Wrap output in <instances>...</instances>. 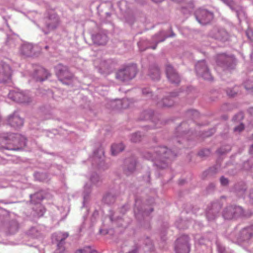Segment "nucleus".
I'll list each match as a JSON object with an SVG mask.
<instances>
[{
  "instance_id": "2f4dec72",
  "label": "nucleus",
  "mask_w": 253,
  "mask_h": 253,
  "mask_svg": "<svg viewBox=\"0 0 253 253\" xmlns=\"http://www.w3.org/2000/svg\"><path fill=\"white\" fill-rule=\"evenodd\" d=\"M246 35L251 41H253V32L251 30L246 31Z\"/></svg>"
},
{
  "instance_id": "f3484780",
  "label": "nucleus",
  "mask_w": 253,
  "mask_h": 253,
  "mask_svg": "<svg viewBox=\"0 0 253 253\" xmlns=\"http://www.w3.org/2000/svg\"><path fill=\"white\" fill-rule=\"evenodd\" d=\"M45 211L44 207H34L32 214L34 216L40 217L43 215Z\"/></svg>"
},
{
  "instance_id": "ea45409f",
  "label": "nucleus",
  "mask_w": 253,
  "mask_h": 253,
  "mask_svg": "<svg viewBox=\"0 0 253 253\" xmlns=\"http://www.w3.org/2000/svg\"><path fill=\"white\" fill-rule=\"evenodd\" d=\"M65 69V70L64 71L63 73H62V72H60V73H59V77H60L61 78L62 77V76L64 75V74H67L68 73V71L66 70V68L64 67V68Z\"/></svg>"
},
{
  "instance_id": "49530a36",
  "label": "nucleus",
  "mask_w": 253,
  "mask_h": 253,
  "mask_svg": "<svg viewBox=\"0 0 253 253\" xmlns=\"http://www.w3.org/2000/svg\"><path fill=\"white\" fill-rule=\"evenodd\" d=\"M38 197V194H37V195H34V196L32 197V200H33L35 198H36V197Z\"/></svg>"
},
{
  "instance_id": "37998d69",
  "label": "nucleus",
  "mask_w": 253,
  "mask_h": 253,
  "mask_svg": "<svg viewBox=\"0 0 253 253\" xmlns=\"http://www.w3.org/2000/svg\"><path fill=\"white\" fill-rule=\"evenodd\" d=\"M110 219L112 222H114V217L113 215L110 216Z\"/></svg>"
},
{
  "instance_id": "9d476101",
  "label": "nucleus",
  "mask_w": 253,
  "mask_h": 253,
  "mask_svg": "<svg viewBox=\"0 0 253 253\" xmlns=\"http://www.w3.org/2000/svg\"><path fill=\"white\" fill-rule=\"evenodd\" d=\"M196 18L199 23L206 24L213 18V14L205 9H198L196 12Z\"/></svg>"
},
{
  "instance_id": "e433bc0d",
  "label": "nucleus",
  "mask_w": 253,
  "mask_h": 253,
  "mask_svg": "<svg viewBox=\"0 0 253 253\" xmlns=\"http://www.w3.org/2000/svg\"><path fill=\"white\" fill-rule=\"evenodd\" d=\"M111 199L114 200V198L111 195H107L104 198V201L106 202Z\"/></svg>"
},
{
  "instance_id": "de8ad7c7",
  "label": "nucleus",
  "mask_w": 253,
  "mask_h": 253,
  "mask_svg": "<svg viewBox=\"0 0 253 253\" xmlns=\"http://www.w3.org/2000/svg\"><path fill=\"white\" fill-rule=\"evenodd\" d=\"M152 48L153 49H155L156 48V45L155 46L152 47Z\"/></svg>"
},
{
  "instance_id": "a878e982",
  "label": "nucleus",
  "mask_w": 253,
  "mask_h": 253,
  "mask_svg": "<svg viewBox=\"0 0 253 253\" xmlns=\"http://www.w3.org/2000/svg\"><path fill=\"white\" fill-rule=\"evenodd\" d=\"M91 251L90 246H85L83 249L77 250L75 253H91Z\"/></svg>"
},
{
  "instance_id": "864d4df0",
  "label": "nucleus",
  "mask_w": 253,
  "mask_h": 253,
  "mask_svg": "<svg viewBox=\"0 0 253 253\" xmlns=\"http://www.w3.org/2000/svg\"><path fill=\"white\" fill-rule=\"evenodd\" d=\"M148 208H149L148 209H149L150 208V206H148Z\"/></svg>"
},
{
  "instance_id": "c85d7f7f",
  "label": "nucleus",
  "mask_w": 253,
  "mask_h": 253,
  "mask_svg": "<svg viewBox=\"0 0 253 253\" xmlns=\"http://www.w3.org/2000/svg\"><path fill=\"white\" fill-rule=\"evenodd\" d=\"M131 140L132 141L134 142H137L141 140V135L138 133H136L135 134H133L132 136Z\"/></svg>"
},
{
  "instance_id": "4be33fe9",
  "label": "nucleus",
  "mask_w": 253,
  "mask_h": 253,
  "mask_svg": "<svg viewBox=\"0 0 253 253\" xmlns=\"http://www.w3.org/2000/svg\"><path fill=\"white\" fill-rule=\"evenodd\" d=\"M33 46L30 44H24L22 46L21 50L23 54L29 55L32 53Z\"/></svg>"
},
{
  "instance_id": "9b49d317",
  "label": "nucleus",
  "mask_w": 253,
  "mask_h": 253,
  "mask_svg": "<svg viewBox=\"0 0 253 253\" xmlns=\"http://www.w3.org/2000/svg\"><path fill=\"white\" fill-rule=\"evenodd\" d=\"M253 237V224L242 229L238 235V239L241 242H247Z\"/></svg>"
},
{
  "instance_id": "c03bdc74",
  "label": "nucleus",
  "mask_w": 253,
  "mask_h": 253,
  "mask_svg": "<svg viewBox=\"0 0 253 253\" xmlns=\"http://www.w3.org/2000/svg\"><path fill=\"white\" fill-rule=\"evenodd\" d=\"M245 87L246 88V89L247 90H250V89H251V88H252V86H251V87H250L248 88V87L246 86V85H245Z\"/></svg>"
},
{
  "instance_id": "7ed1b4c3",
  "label": "nucleus",
  "mask_w": 253,
  "mask_h": 253,
  "mask_svg": "<svg viewBox=\"0 0 253 253\" xmlns=\"http://www.w3.org/2000/svg\"><path fill=\"white\" fill-rule=\"evenodd\" d=\"M173 156L171 150L166 147H158L152 156H146L148 159L153 161L155 164L161 168H164L160 163L164 162L166 159L171 158Z\"/></svg>"
},
{
  "instance_id": "6e6552de",
  "label": "nucleus",
  "mask_w": 253,
  "mask_h": 253,
  "mask_svg": "<svg viewBox=\"0 0 253 253\" xmlns=\"http://www.w3.org/2000/svg\"><path fill=\"white\" fill-rule=\"evenodd\" d=\"M196 70L197 74L205 80H211L212 79L211 76L205 61H199L196 64Z\"/></svg>"
},
{
  "instance_id": "393cba45",
  "label": "nucleus",
  "mask_w": 253,
  "mask_h": 253,
  "mask_svg": "<svg viewBox=\"0 0 253 253\" xmlns=\"http://www.w3.org/2000/svg\"><path fill=\"white\" fill-rule=\"evenodd\" d=\"M6 140L2 137L0 136V149H10V150H18L19 148H9L5 146Z\"/></svg>"
},
{
  "instance_id": "79ce46f5",
  "label": "nucleus",
  "mask_w": 253,
  "mask_h": 253,
  "mask_svg": "<svg viewBox=\"0 0 253 253\" xmlns=\"http://www.w3.org/2000/svg\"><path fill=\"white\" fill-rule=\"evenodd\" d=\"M148 89H144L143 90V93L144 94H148L149 93V92L148 91Z\"/></svg>"
},
{
  "instance_id": "b1692460",
  "label": "nucleus",
  "mask_w": 253,
  "mask_h": 253,
  "mask_svg": "<svg viewBox=\"0 0 253 253\" xmlns=\"http://www.w3.org/2000/svg\"><path fill=\"white\" fill-rule=\"evenodd\" d=\"M15 139L13 140V144L14 145L16 144V142H18L20 143V145H25L26 144V139L21 135L19 134H16L14 136Z\"/></svg>"
},
{
  "instance_id": "423d86ee",
  "label": "nucleus",
  "mask_w": 253,
  "mask_h": 253,
  "mask_svg": "<svg viewBox=\"0 0 253 253\" xmlns=\"http://www.w3.org/2000/svg\"><path fill=\"white\" fill-rule=\"evenodd\" d=\"M137 68L135 65H131L120 69L116 77L122 81H126L133 79L136 75Z\"/></svg>"
},
{
  "instance_id": "a211bd4d",
  "label": "nucleus",
  "mask_w": 253,
  "mask_h": 253,
  "mask_svg": "<svg viewBox=\"0 0 253 253\" xmlns=\"http://www.w3.org/2000/svg\"><path fill=\"white\" fill-rule=\"evenodd\" d=\"M217 214L216 210L213 208V207H209L206 211L207 217L209 220L214 219Z\"/></svg>"
},
{
  "instance_id": "8fccbe9b",
  "label": "nucleus",
  "mask_w": 253,
  "mask_h": 253,
  "mask_svg": "<svg viewBox=\"0 0 253 253\" xmlns=\"http://www.w3.org/2000/svg\"><path fill=\"white\" fill-rule=\"evenodd\" d=\"M48 47L47 46H45V48H46V49H47V48H48Z\"/></svg>"
},
{
  "instance_id": "5701e85b",
  "label": "nucleus",
  "mask_w": 253,
  "mask_h": 253,
  "mask_svg": "<svg viewBox=\"0 0 253 253\" xmlns=\"http://www.w3.org/2000/svg\"><path fill=\"white\" fill-rule=\"evenodd\" d=\"M113 105H121L120 108L126 109L128 107V99H124L123 101L117 100L112 102Z\"/></svg>"
},
{
  "instance_id": "09e8293b",
  "label": "nucleus",
  "mask_w": 253,
  "mask_h": 253,
  "mask_svg": "<svg viewBox=\"0 0 253 253\" xmlns=\"http://www.w3.org/2000/svg\"><path fill=\"white\" fill-rule=\"evenodd\" d=\"M118 218H120V217H117V219H114V222L115 221V220H117L119 221V220H118Z\"/></svg>"
},
{
  "instance_id": "3c124183",
  "label": "nucleus",
  "mask_w": 253,
  "mask_h": 253,
  "mask_svg": "<svg viewBox=\"0 0 253 253\" xmlns=\"http://www.w3.org/2000/svg\"><path fill=\"white\" fill-rule=\"evenodd\" d=\"M8 204H12V203H8Z\"/></svg>"
},
{
  "instance_id": "cd10ccee",
  "label": "nucleus",
  "mask_w": 253,
  "mask_h": 253,
  "mask_svg": "<svg viewBox=\"0 0 253 253\" xmlns=\"http://www.w3.org/2000/svg\"><path fill=\"white\" fill-rule=\"evenodd\" d=\"M136 164V161L135 160H132L130 162V164L128 166V170L130 172L133 171L135 169Z\"/></svg>"
},
{
  "instance_id": "0eeeda50",
  "label": "nucleus",
  "mask_w": 253,
  "mask_h": 253,
  "mask_svg": "<svg viewBox=\"0 0 253 253\" xmlns=\"http://www.w3.org/2000/svg\"><path fill=\"white\" fill-rule=\"evenodd\" d=\"M12 70L10 66L4 61L0 62V82L5 83L11 78Z\"/></svg>"
},
{
  "instance_id": "dca6fc26",
  "label": "nucleus",
  "mask_w": 253,
  "mask_h": 253,
  "mask_svg": "<svg viewBox=\"0 0 253 253\" xmlns=\"http://www.w3.org/2000/svg\"><path fill=\"white\" fill-rule=\"evenodd\" d=\"M93 40L96 44L104 45L107 42V37L104 34H97L93 36Z\"/></svg>"
},
{
  "instance_id": "f03ea898",
  "label": "nucleus",
  "mask_w": 253,
  "mask_h": 253,
  "mask_svg": "<svg viewBox=\"0 0 253 253\" xmlns=\"http://www.w3.org/2000/svg\"><path fill=\"white\" fill-rule=\"evenodd\" d=\"M8 215L9 212L0 207V227L9 234H13L18 231L20 225L15 219L7 221Z\"/></svg>"
},
{
  "instance_id": "603ef678",
  "label": "nucleus",
  "mask_w": 253,
  "mask_h": 253,
  "mask_svg": "<svg viewBox=\"0 0 253 253\" xmlns=\"http://www.w3.org/2000/svg\"><path fill=\"white\" fill-rule=\"evenodd\" d=\"M252 147V148H253V145H252V147Z\"/></svg>"
},
{
  "instance_id": "39448f33",
  "label": "nucleus",
  "mask_w": 253,
  "mask_h": 253,
  "mask_svg": "<svg viewBox=\"0 0 253 253\" xmlns=\"http://www.w3.org/2000/svg\"><path fill=\"white\" fill-rule=\"evenodd\" d=\"M190 238L186 235H182L177 239L175 242V253H189L191 245Z\"/></svg>"
},
{
  "instance_id": "f704fd0d",
  "label": "nucleus",
  "mask_w": 253,
  "mask_h": 253,
  "mask_svg": "<svg viewBox=\"0 0 253 253\" xmlns=\"http://www.w3.org/2000/svg\"><path fill=\"white\" fill-rule=\"evenodd\" d=\"M235 88H234V90L231 89H228L227 90V93L229 96H234L236 94V91L234 90Z\"/></svg>"
},
{
  "instance_id": "2eb2a0df",
  "label": "nucleus",
  "mask_w": 253,
  "mask_h": 253,
  "mask_svg": "<svg viewBox=\"0 0 253 253\" xmlns=\"http://www.w3.org/2000/svg\"><path fill=\"white\" fill-rule=\"evenodd\" d=\"M8 122L11 126L15 128L19 127L23 125V119L15 114L9 117Z\"/></svg>"
},
{
  "instance_id": "72a5a7b5",
  "label": "nucleus",
  "mask_w": 253,
  "mask_h": 253,
  "mask_svg": "<svg viewBox=\"0 0 253 253\" xmlns=\"http://www.w3.org/2000/svg\"><path fill=\"white\" fill-rule=\"evenodd\" d=\"M221 184L223 185H226L228 183V180L227 178L221 177L220 178Z\"/></svg>"
},
{
  "instance_id": "f8f14e48",
  "label": "nucleus",
  "mask_w": 253,
  "mask_h": 253,
  "mask_svg": "<svg viewBox=\"0 0 253 253\" xmlns=\"http://www.w3.org/2000/svg\"><path fill=\"white\" fill-rule=\"evenodd\" d=\"M146 207H134V212L136 218L141 221L145 218L149 214L153 211V208L147 209Z\"/></svg>"
},
{
  "instance_id": "bb28decb",
  "label": "nucleus",
  "mask_w": 253,
  "mask_h": 253,
  "mask_svg": "<svg viewBox=\"0 0 253 253\" xmlns=\"http://www.w3.org/2000/svg\"><path fill=\"white\" fill-rule=\"evenodd\" d=\"M163 104L162 106L164 107H171L173 105V101L169 98H166L163 100Z\"/></svg>"
},
{
  "instance_id": "a19ab883",
  "label": "nucleus",
  "mask_w": 253,
  "mask_h": 253,
  "mask_svg": "<svg viewBox=\"0 0 253 253\" xmlns=\"http://www.w3.org/2000/svg\"><path fill=\"white\" fill-rule=\"evenodd\" d=\"M199 243L201 245L205 244V239L203 237L200 238V239L199 240Z\"/></svg>"
},
{
  "instance_id": "ddd939ff",
  "label": "nucleus",
  "mask_w": 253,
  "mask_h": 253,
  "mask_svg": "<svg viewBox=\"0 0 253 253\" xmlns=\"http://www.w3.org/2000/svg\"><path fill=\"white\" fill-rule=\"evenodd\" d=\"M49 75L48 72L41 66H37L35 70L34 78L37 81L42 82L46 80Z\"/></svg>"
},
{
  "instance_id": "412c9836",
  "label": "nucleus",
  "mask_w": 253,
  "mask_h": 253,
  "mask_svg": "<svg viewBox=\"0 0 253 253\" xmlns=\"http://www.w3.org/2000/svg\"><path fill=\"white\" fill-rule=\"evenodd\" d=\"M27 234L29 236L35 238L40 236V232L36 228L33 227L27 232Z\"/></svg>"
},
{
  "instance_id": "4468645a",
  "label": "nucleus",
  "mask_w": 253,
  "mask_h": 253,
  "mask_svg": "<svg viewBox=\"0 0 253 253\" xmlns=\"http://www.w3.org/2000/svg\"><path fill=\"white\" fill-rule=\"evenodd\" d=\"M166 72L167 77L171 83L176 84L179 83V77L172 67L169 65H167Z\"/></svg>"
},
{
  "instance_id": "7c9ffc66",
  "label": "nucleus",
  "mask_w": 253,
  "mask_h": 253,
  "mask_svg": "<svg viewBox=\"0 0 253 253\" xmlns=\"http://www.w3.org/2000/svg\"><path fill=\"white\" fill-rule=\"evenodd\" d=\"M217 249L218 253H224L225 251V247L218 243L217 244Z\"/></svg>"
},
{
  "instance_id": "58836bf2",
  "label": "nucleus",
  "mask_w": 253,
  "mask_h": 253,
  "mask_svg": "<svg viewBox=\"0 0 253 253\" xmlns=\"http://www.w3.org/2000/svg\"><path fill=\"white\" fill-rule=\"evenodd\" d=\"M138 250V248L137 247H135L133 249L129 251L127 253H137Z\"/></svg>"
},
{
  "instance_id": "aec40b11",
  "label": "nucleus",
  "mask_w": 253,
  "mask_h": 253,
  "mask_svg": "<svg viewBox=\"0 0 253 253\" xmlns=\"http://www.w3.org/2000/svg\"><path fill=\"white\" fill-rule=\"evenodd\" d=\"M150 76L153 80H159L160 77L159 69L157 67L151 68Z\"/></svg>"
},
{
  "instance_id": "c9c22d12",
  "label": "nucleus",
  "mask_w": 253,
  "mask_h": 253,
  "mask_svg": "<svg viewBox=\"0 0 253 253\" xmlns=\"http://www.w3.org/2000/svg\"><path fill=\"white\" fill-rule=\"evenodd\" d=\"M119 220V226L121 227H126V224H124L123 222V220L122 218H118Z\"/></svg>"
},
{
  "instance_id": "f257e3e1",
  "label": "nucleus",
  "mask_w": 253,
  "mask_h": 253,
  "mask_svg": "<svg viewBox=\"0 0 253 253\" xmlns=\"http://www.w3.org/2000/svg\"><path fill=\"white\" fill-rule=\"evenodd\" d=\"M222 216L226 220L238 218H248L253 215V211L248 207H225L222 211Z\"/></svg>"
},
{
  "instance_id": "4c0bfd02",
  "label": "nucleus",
  "mask_w": 253,
  "mask_h": 253,
  "mask_svg": "<svg viewBox=\"0 0 253 253\" xmlns=\"http://www.w3.org/2000/svg\"><path fill=\"white\" fill-rule=\"evenodd\" d=\"M58 24V19L57 18V19H56V20L55 21L54 25H49V27H50L51 28H55L57 26Z\"/></svg>"
},
{
  "instance_id": "473e14b6",
  "label": "nucleus",
  "mask_w": 253,
  "mask_h": 253,
  "mask_svg": "<svg viewBox=\"0 0 253 253\" xmlns=\"http://www.w3.org/2000/svg\"><path fill=\"white\" fill-rule=\"evenodd\" d=\"M244 128V125L243 124H240L239 126L236 127L234 128V131H242Z\"/></svg>"
},
{
  "instance_id": "6ab92c4d",
  "label": "nucleus",
  "mask_w": 253,
  "mask_h": 253,
  "mask_svg": "<svg viewBox=\"0 0 253 253\" xmlns=\"http://www.w3.org/2000/svg\"><path fill=\"white\" fill-rule=\"evenodd\" d=\"M124 149V146L122 143L114 144L112 146L111 151L113 155H116Z\"/></svg>"
},
{
  "instance_id": "a18cd8bd",
  "label": "nucleus",
  "mask_w": 253,
  "mask_h": 253,
  "mask_svg": "<svg viewBox=\"0 0 253 253\" xmlns=\"http://www.w3.org/2000/svg\"><path fill=\"white\" fill-rule=\"evenodd\" d=\"M177 228H178L179 229L183 228V227L182 226H181L180 225H177Z\"/></svg>"
},
{
  "instance_id": "1a4fd4ad",
  "label": "nucleus",
  "mask_w": 253,
  "mask_h": 253,
  "mask_svg": "<svg viewBox=\"0 0 253 253\" xmlns=\"http://www.w3.org/2000/svg\"><path fill=\"white\" fill-rule=\"evenodd\" d=\"M9 98L14 101L19 103H28L30 101V98L27 94L22 91L17 90L10 91L8 94Z\"/></svg>"
},
{
  "instance_id": "20e7f679",
  "label": "nucleus",
  "mask_w": 253,
  "mask_h": 253,
  "mask_svg": "<svg viewBox=\"0 0 253 253\" xmlns=\"http://www.w3.org/2000/svg\"><path fill=\"white\" fill-rule=\"evenodd\" d=\"M68 236L69 233L68 232H58L52 234V243L56 244L57 246L54 253H65V240Z\"/></svg>"
},
{
  "instance_id": "c756f323",
  "label": "nucleus",
  "mask_w": 253,
  "mask_h": 253,
  "mask_svg": "<svg viewBox=\"0 0 253 253\" xmlns=\"http://www.w3.org/2000/svg\"><path fill=\"white\" fill-rule=\"evenodd\" d=\"M227 59V57H226V56L225 55V54H220L219 55H218V60L217 61V64L218 65H220L221 63H220V61H223V62L224 63V62L225 61H226Z\"/></svg>"
}]
</instances>
